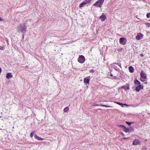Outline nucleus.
I'll return each mask as SVG.
<instances>
[{"mask_svg":"<svg viewBox=\"0 0 150 150\" xmlns=\"http://www.w3.org/2000/svg\"><path fill=\"white\" fill-rule=\"evenodd\" d=\"M28 22L25 23L23 24H19L17 28V30L19 33H23L25 34L29 26Z\"/></svg>","mask_w":150,"mask_h":150,"instance_id":"nucleus-1","label":"nucleus"},{"mask_svg":"<svg viewBox=\"0 0 150 150\" xmlns=\"http://www.w3.org/2000/svg\"><path fill=\"white\" fill-rule=\"evenodd\" d=\"M105 0H98L93 4V6L96 7H100L102 5Z\"/></svg>","mask_w":150,"mask_h":150,"instance_id":"nucleus-2","label":"nucleus"},{"mask_svg":"<svg viewBox=\"0 0 150 150\" xmlns=\"http://www.w3.org/2000/svg\"><path fill=\"white\" fill-rule=\"evenodd\" d=\"M78 61L81 63H83L85 61L84 57L82 55L79 56L78 58Z\"/></svg>","mask_w":150,"mask_h":150,"instance_id":"nucleus-3","label":"nucleus"},{"mask_svg":"<svg viewBox=\"0 0 150 150\" xmlns=\"http://www.w3.org/2000/svg\"><path fill=\"white\" fill-rule=\"evenodd\" d=\"M144 35L141 33H138L136 36V38L137 40H140L143 38Z\"/></svg>","mask_w":150,"mask_h":150,"instance_id":"nucleus-4","label":"nucleus"},{"mask_svg":"<svg viewBox=\"0 0 150 150\" xmlns=\"http://www.w3.org/2000/svg\"><path fill=\"white\" fill-rule=\"evenodd\" d=\"M119 42L122 45H125L126 43V40L124 38H120L119 40Z\"/></svg>","mask_w":150,"mask_h":150,"instance_id":"nucleus-5","label":"nucleus"},{"mask_svg":"<svg viewBox=\"0 0 150 150\" xmlns=\"http://www.w3.org/2000/svg\"><path fill=\"white\" fill-rule=\"evenodd\" d=\"M122 88H123L125 91H127L129 90V84L128 83H126L125 85L122 87Z\"/></svg>","mask_w":150,"mask_h":150,"instance_id":"nucleus-6","label":"nucleus"},{"mask_svg":"<svg viewBox=\"0 0 150 150\" xmlns=\"http://www.w3.org/2000/svg\"><path fill=\"white\" fill-rule=\"evenodd\" d=\"M141 143V142L138 139H135L134 140L132 144L133 145H137Z\"/></svg>","mask_w":150,"mask_h":150,"instance_id":"nucleus-7","label":"nucleus"},{"mask_svg":"<svg viewBox=\"0 0 150 150\" xmlns=\"http://www.w3.org/2000/svg\"><path fill=\"white\" fill-rule=\"evenodd\" d=\"M141 77L144 79L146 78V74L143 71H142L140 73Z\"/></svg>","mask_w":150,"mask_h":150,"instance_id":"nucleus-8","label":"nucleus"},{"mask_svg":"<svg viewBox=\"0 0 150 150\" xmlns=\"http://www.w3.org/2000/svg\"><path fill=\"white\" fill-rule=\"evenodd\" d=\"M106 16L104 14L102 15L99 17V19L102 22L104 21L106 19Z\"/></svg>","mask_w":150,"mask_h":150,"instance_id":"nucleus-9","label":"nucleus"},{"mask_svg":"<svg viewBox=\"0 0 150 150\" xmlns=\"http://www.w3.org/2000/svg\"><path fill=\"white\" fill-rule=\"evenodd\" d=\"M143 86L142 85L137 86L135 88V90L137 91H139L140 90L143 88Z\"/></svg>","mask_w":150,"mask_h":150,"instance_id":"nucleus-10","label":"nucleus"},{"mask_svg":"<svg viewBox=\"0 0 150 150\" xmlns=\"http://www.w3.org/2000/svg\"><path fill=\"white\" fill-rule=\"evenodd\" d=\"M134 83L135 86H136L142 85L141 84L140 82L137 79H136L134 80Z\"/></svg>","mask_w":150,"mask_h":150,"instance_id":"nucleus-11","label":"nucleus"},{"mask_svg":"<svg viewBox=\"0 0 150 150\" xmlns=\"http://www.w3.org/2000/svg\"><path fill=\"white\" fill-rule=\"evenodd\" d=\"M6 77L7 79H9L12 78L13 76L11 73H8L6 74Z\"/></svg>","mask_w":150,"mask_h":150,"instance_id":"nucleus-12","label":"nucleus"},{"mask_svg":"<svg viewBox=\"0 0 150 150\" xmlns=\"http://www.w3.org/2000/svg\"><path fill=\"white\" fill-rule=\"evenodd\" d=\"M96 106H98V105H100L101 106L106 107H109V108H111L112 107V106L110 105H103L101 103H100V104H96Z\"/></svg>","mask_w":150,"mask_h":150,"instance_id":"nucleus-13","label":"nucleus"},{"mask_svg":"<svg viewBox=\"0 0 150 150\" xmlns=\"http://www.w3.org/2000/svg\"><path fill=\"white\" fill-rule=\"evenodd\" d=\"M90 79L89 78H87V77L83 79V81L84 82L88 84L89 83Z\"/></svg>","mask_w":150,"mask_h":150,"instance_id":"nucleus-14","label":"nucleus"},{"mask_svg":"<svg viewBox=\"0 0 150 150\" xmlns=\"http://www.w3.org/2000/svg\"><path fill=\"white\" fill-rule=\"evenodd\" d=\"M116 103L119 105H121L122 107H123L125 105L128 106V105L126 104L118 102H116Z\"/></svg>","mask_w":150,"mask_h":150,"instance_id":"nucleus-15","label":"nucleus"},{"mask_svg":"<svg viewBox=\"0 0 150 150\" xmlns=\"http://www.w3.org/2000/svg\"><path fill=\"white\" fill-rule=\"evenodd\" d=\"M34 137L36 139L38 140H42L43 139L39 137L36 134H35L34 135Z\"/></svg>","mask_w":150,"mask_h":150,"instance_id":"nucleus-16","label":"nucleus"},{"mask_svg":"<svg viewBox=\"0 0 150 150\" xmlns=\"http://www.w3.org/2000/svg\"><path fill=\"white\" fill-rule=\"evenodd\" d=\"M129 71L131 73H133L134 72V68L132 66H130L129 68Z\"/></svg>","mask_w":150,"mask_h":150,"instance_id":"nucleus-17","label":"nucleus"},{"mask_svg":"<svg viewBox=\"0 0 150 150\" xmlns=\"http://www.w3.org/2000/svg\"><path fill=\"white\" fill-rule=\"evenodd\" d=\"M128 128L129 130V132L131 133L132 132L134 131V129L132 127H129Z\"/></svg>","mask_w":150,"mask_h":150,"instance_id":"nucleus-18","label":"nucleus"},{"mask_svg":"<svg viewBox=\"0 0 150 150\" xmlns=\"http://www.w3.org/2000/svg\"><path fill=\"white\" fill-rule=\"evenodd\" d=\"M84 2L85 4H86L90 3L91 0H85L83 1Z\"/></svg>","mask_w":150,"mask_h":150,"instance_id":"nucleus-19","label":"nucleus"},{"mask_svg":"<svg viewBox=\"0 0 150 150\" xmlns=\"http://www.w3.org/2000/svg\"><path fill=\"white\" fill-rule=\"evenodd\" d=\"M123 130L125 131L126 133L129 132L128 128H126L125 127L123 129Z\"/></svg>","mask_w":150,"mask_h":150,"instance_id":"nucleus-20","label":"nucleus"},{"mask_svg":"<svg viewBox=\"0 0 150 150\" xmlns=\"http://www.w3.org/2000/svg\"><path fill=\"white\" fill-rule=\"evenodd\" d=\"M69 110V108L68 106L66 107L64 109V112H67Z\"/></svg>","mask_w":150,"mask_h":150,"instance_id":"nucleus-21","label":"nucleus"},{"mask_svg":"<svg viewBox=\"0 0 150 150\" xmlns=\"http://www.w3.org/2000/svg\"><path fill=\"white\" fill-rule=\"evenodd\" d=\"M84 5H86V4H85V3L84 2V1H83L82 3H81V4H79L80 8H81Z\"/></svg>","mask_w":150,"mask_h":150,"instance_id":"nucleus-22","label":"nucleus"},{"mask_svg":"<svg viewBox=\"0 0 150 150\" xmlns=\"http://www.w3.org/2000/svg\"><path fill=\"white\" fill-rule=\"evenodd\" d=\"M122 96L123 97V99L124 100H126L128 98L126 97V94H123Z\"/></svg>","mask_w":150,"mask_h":150,"instance_id":"nucleus-23","label":"nucleus"},{"mask_svg":"<svg viewBox=\"0 0 150 150\" xmlns=\"http://www.w3.org/2000/svg\"><path fill=\"white\" fill-rule=\"evenodd\" d=\"M118 127H121L122 129V130L124 129L125 127V126L122 125H120L118 126Z\"/></svg>","mask_w":150,"mask_h":150,"instance_id":"nucleus-24","label":"nucleus"},{"mask_svg":"<svg viewBox=\"0 0 150 150\" xmlns=\"http://www.w3.org/2000/svg\"><path fill=\"white\" fill-rule=\"evenodd\" d=\"M113 64H116L119 66L121 68V64L120 63L118 62L117 63H113Z\"/></svg>","mask_w":150,"mask_h":150,"instance_id":"nucleus-25","label":"nucleus"},{"mask_svg":"<svg viewBox=\"0 0 150 150\" xmlns=\"http://www.w3.org/2000/svg\"><path fill=\"white\" fill-rule=\"evenodd\" d=\"M35 131H34L31 133L30 134V136L31 137H33V136L34 134L35 133Z\"/></svg>","mask_w":150,"mask_h":150,"instance_id":"nucleus-26","label":"nucleus"},{"mask_svg":"<svg viewBox=\"0 0 150 150\" xmlns=\"http://www.w3.org/2000/svg\"><path fill=\"white\" fill-rule=\"evenodd\" d=\"M125 123L127 125H129V126H130L131 124L132 123L129 122H127V121H126Z\"/></svg>","mask_w":150,"mask_h":150,"instance_id":"nucleus-27","label":"nucleus"},{"mask_svg":"<svg viewBox=\"0 0 150 150\" xmlns=\"http://www.w3.org/2000/svg\"><path fill=\"white\" fill-rule=\"evenodd\" d=\"M146 17L148 18L150 17V13H148L146 14Z\"/></svg>","mask_w":150,"mask_h":150,"instance_id":"nucleus-28","label":"nucleus"},{"mask_svg":"<svg viewBox=\"0 0 150 150\" xmlns=\"http://www.w3.org/2000/svg\"><path fill=\"white\" fill-rule=\"evenodd\" d=\"M145 24L148 27H149L150 26V23H145Z\"/></svg>","mask_w":150,"mask_h":150,"instance_id":"nucleus-29","label":"nucleus"},{"mask_svg":"<svg viewBox=\"0 0 150 150\" xmlns=\"http://www.w3.org/2000/svg\"><path fill=\"white\" fill-rule=\"evenodd\" d=\"M89 72H90V73H93L94 72V71L93 69H91V70H89Z\"/></svg>","mask_w":150,"mask_h":150,"instance_id":"nucleus-30","label":"nucleus"},{"mask_svg":"<svg viewBox=\"0 0 150 150\" xmlns=\"http://www.w3.org/2000/svg\"><path fill=\"white\" fill-rule=\"evenodd\" d=\"M4 47H3L0 46V50H4Z\"/></svg>","mask_w":150,"mask_h":150,"instance_id":"nucleus-31","label":"nucleus"},{"mask_svg":"<svg viewBox=\"0 0 150 150\" xmlns=\"http://www.w3.org/2000/svg\"><path fill=\"white\" fill-rule=\"evenodd\" d=\"M129 139V137H127V138H126V137H124L122 139H124V140H125V139Z\"/></svg>","mask_w":150,"mask_h":150,"instance_id":"nucleus-32","label":"nucleus"},{"mask_svg":"<svg viewBox=\"0 0 150 150\" xmlns=\"http://www.w3.org/2000/svg\"><path fill=\"white\" fill-rule=\"evenodd\" d=\"M144 79L142 78L140 79V80L142 82H144L145 81V80H144Z\"/></svg>","mask_w":150,"mask_h":150,"instance_id":"nucleus-33","label":"nucleus"},{"mask_svg":"<svg viewBox=\"0 0 150 150\" xmlns=\"http://www.w3.org/2000/svg\"><path fill=\"white\" fill-rule=\"evenodd\" d=\"M120 134L123 136H124V134L122 132L120 133Z\"/></svg>","mask_w":150,"mask_h":150,"instance_id":"nucleus-34","label":"nucleus"},{"mask_svg":"<svg viewBox=\"0 0 150 150\" xmlns=\"http://www.w3.org/2000/svg\"><path fill=\"white\" fill-rule=\"evenodd\" d=\"M24 38V34H23V36H22V38H23V39Z\"/></svg>","mask_w":150,"mask_h":150,"instance_id":"nucleus-35","label":"nucleus"},{"mask_svg":"<svg viewBox=\"0 0 150 150\" xmlns=\"http://www.w3.org/2000/svg\"><path fill=\"white\" fill-rule=\"evenodd\" d=\"M110 75L111 76H112V74H110Z\"/></svg>","mask_w":150,"mask_h":150,"instance_id":"nucleus-36","label":"nucleus"},{"mask_svg":"<svg viewBox=\"0 0 150 150\" xmlns=\"http://www.w3.org/2000/svg\"><path fill=\"white\" fill-rule=\"evenodd\" d=\"M2 20H1V18L0 17V21H1Z\"/></svg>","mask_w":150,"mask_h":150,"instance_id":"nucleus-37","label":"nucleus"},{"mask_svg":"<svg viewBox=\"0 0 150 150\" xmlns=\"http://www.w3.org/2000/svg\"><path fill=\"white\" fill-rule=\"evenodd\" d=\"M136 18H137L138 19H139L138 18V17H137V16H136Z\"/></svg>","mask_w":150,"mask_h":150,"instance_id":"nucleus-38","label":"nucleus"},{"mask_svg":"<svg viewBox=\"0 0 150 150\" xmlns=\"http://www.w3.org/2000/svg\"><path fill=\"white\" fill-rule=\"evenodd\" d=\"M136 18H137L138 19H139L138 18V17H137V16H136Z\"/></svg>","mask_w":150,"mask_h":150,"instance_id":"nucleus-39","label":"nucleus"},{"mask_svg":"<svg viewBox=\"0 0 150 150\" xmlns=\"http://www.w3.org/2000/svg\"><path fill=\"white\" fill-rule=\"evenodd\" d=\"M141 56H142V54H141Z\"/></svg>","mask_w":150,"mask_h":150,"instance_id":"nucleus-40","label":"nucleus"},{"mask_svg":"<svg viewBox=\"0 0 150 150\" xmlns=\"http://www.w3.org/2000/svg\"><path fill=\"white\" fill-rule=\"evenodd\" d=\"M88 77L89 78H90V76H89Z\"/></svg>","mask_w":150,"mask_h":150,"instance_id":"nucleus-41","label":"nucleus"}]
</instances>
